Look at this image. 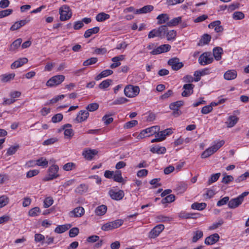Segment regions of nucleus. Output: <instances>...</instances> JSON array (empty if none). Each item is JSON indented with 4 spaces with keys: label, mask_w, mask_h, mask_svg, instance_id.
Here are the masks:
<instances>
[{
    "label": "nucleus",
    "mask_w": 249,
    "mask_h": 249,
    "mask_svg": "<svg viewBox=\"0 0 249 249\" xmlns=\"http://www.w3.org/2000/svg\"><path fill=\"white\" fill-rule=\"evenodd\" d=\"M22 39L19 38L15 40L10 45L9 51H14L17 49L21 45Z\"/></svg>",
    "instance_id": "4c0bfd02"
},
{
    "label": "nucleus",
    "mask_w": 249,
    "mask_h": 249,
    "mask_svg": "<svg viewBox=\"0 0 249 249\" xmlns=\"http://www.w3.org/2000/svg\"><path fill=\"white\" fill-rule=\"evenodd\" d=\"M176 36L177 32L174 30H172L168 32L167 31L166 34V36L168 40H173L175 39Z\"/></svg>",
    "instance_id": "8fccbe9b"
},
{
    "label": "nucleus",
    "mask_w": 249,
    "mask_h": 249,
    "mask_svg": "<svg viewBox=\"0 0 249 249\" xmlns=\"http://www.w3.org/2000/svg\"><path fill=\"white\" fill-rule=\"evenodd\" d=\"M53 203V200L52 197H47L44 200L43 206L45 208H49Z\"/></svg>",
    "instance_id": "4d7b16f0"
},
{
    "label": "nucleus",
    "mask_w": 249,
    "mask_h": 249,
    "mask_svg": "<svg viewBox=\"0 0 249 249\" xmlns=\"http://www.w3.org/2000/svg\"><path fill=\"white\" fill-rule=\"evenodd\" d=\"M184 105V102L183 101H178L173 103H172L169 105V107L172 110H177L182 106Z\"/></svg>",
    "instance_id": "a19ab883"
},
{
    "label": "nucleus",
    "mask_w": 249,
    "mask_h": 249,
    "mask_svg": "<svg viewBox=\"0 0 249 249\" xmlns=\"http://www.w3.org/2000/svg\"><path fill=\"white\" fill-rule=\"evenodd\" d=\"M45 236L40 233H36L35 235V241L36 243L41 242L42 244L44 243Z\"/></svg>",
    "instance_id": "bf43d9fd"
},
{
    "label": "nucleus",
    "mask_w": 249,
    "mask_h": 249,
    "mask_svg": "<svg viewBox=\"0 0 249 249\" xmlns=\"http://www.w3.org/2000/svg\"><path fill=\"white\" fill-rule=\"evenodd\" d=\"M97 61L98 59L97 57H91L84 61L83 65L84 66H88L95 64Z\"/></svg>",
    "instance_id": "864d4df0"
},
{
    "label": "nucleus",
    "mask_w": 249,
    "mask_h": 249,
    "mask_svg": "<svg viewBox=\"0 0 249 249\" xmlns=\"http://www.w3.org/2000/svg\"><path fill=\"white\" fill-rule=\"evenodd\" d=\"M225 143V141L223 140H217L213 142L210 146L212 149L215 152H216L221 147H222Z\"/></svg>",
    "instance_id": "2f4dec72"
},
{
    "label": "nucleus",
    "mask_w": 249,
    "mask_h": 249,
    "mask_svg": "<svg viewBox=\"0 0 249 249\" xmlns=\"http://www.w3.org/2000/svg\"><path fill=\"white\" fill-rule=\"evenodd\" d=\"M28 62V59L27 58L24 57L22 58H20L18 60L15 61L11 65V68L12 69H14L16 68H19L21 67L25 64H26Z\"/></svg>",
    "instance_id": "412c9836"
},
{
    "label": "nucleus",
    "mask_w": 249,
    "mask_h": 249,
    "mask_svg": "<svg viewBox=\"0 0 249 249\" xmlns=\"http://www.w3.org/2000/svg\"><path fill=\"white\" fill-rule=\"evenodd\" d=\"M18 94H10L7 97H4L3 98L2 104L9 105L15 101V98L18 97Z\"/></svg>",
    "instance_id": "cd10ccee"
},
{
    "label": "nucleus",
    "mask_w": 249,
    "mask_h": 249,
    "mask_svg": "<svg viewBox=\"0 0 249 249\" xmlns=\"http://www.w3.org/2000/svg\"><path fill=\"white\" fill-rule=\"evenodd\" d=\"M79 232V230L78 228H71L69 231V236L70 237H74L78 234Z\"/></svg>",
    "instance_id": "0e129e2a"
},
{
    "label": "nucleus",
    "mask_w": 249,
    "mask_h": 249,
    "mask_svg": "<svg viewBox=\"0 0 249 249\" xmlns=\"http://www.w3.org/2000/svg\"><path fill=\"white\" fill-rule=\"evenodd\" d=\"M195 86L192 84H186L184 85L183 89H184L181 93H192Z\"/></svg>",
    "instance_id": "79ce46f5"
},
{
    "label": "nucleus",
    "mask_w": 249,
    "mask_h": 249,
    "mask_svg": "<svg viewBox=\"0 0 249 249\" xmlns=\"http://www.w3.org/2000/svg\"><path fill=\"white\" fill-rule=\"evenodd\" d=\"M85 213V210L82 207H77L74 208L70 213V215L71 217H80L84 215Z\"/></svg>",
    "instance_id": "dca6fc26"
},
{
    "label": "nucleus",
    "mask_w": 249,
    "mask_h": 249,
    "mask_svg": "<svg viewBox=\"0 0 249 249\" xmlns=\"http://www.w3.org/2000/svg\"><path fill=\"white\" fill-rule=\"evenodd\" d=\"M244 18V14L241 11H236L232 14V18L235 20L242 19Z\"/></svg>",
    "instance_id": "603ef678"
},
{
    "label": "nucleus",
    "mask_w": 249,
    "mask_h": 249,
    "mask_svg": "<svg viewBox=\"0 0 249 249\" xmlns=\"http://www.w3.org/2000/svg\"><path fill=\"white\" fill-rule=\"evenodd\" d=\"M65 79L63 75H57L51 78L46 83L48 87L55 86L61 84Z\"/></svg>",
    "instance_id": "6e6552de"
},
{
    "label": "nucleus",
    "mask_w": 249,
    "mask_h": 249,
    "mask_svg": "<svg viewBox=\"0 0 249 249\" xmlns=\"http://www.w3.org/2000/svg\"><path fill=\"white\" fill-rule=\"evenodd\" d=\"M59 14L60 20L65 21L71 17L72 12L69 6L64 5L59 8Z\"/></svg>",
    "instance_id": "7ed1b4c3"
},
{
    "label": "nucleus",
    "mask_w": 249,
    "mask_h": 249,
    "mask_svg": "<svg viewBox=\"0 0 249 249\" xmlns=\"http://www.w3.org/2000/svg\"><path fill=\"white\" fill-rule=\"evenodd\" d=\"M224 177L222 178V182L225 184H228L231 181L233 180V177L231 175H224Z\"/></svg>",
    "instance_id": "338daca9"
},
{
    "label": "nucleus",
    "mask_w": 249,
    "mask_h": 249,
    "mask_svg": "<svg viewBox=\"0 0 249 249\" xmlns=\"http://www.w3.org/2000/svg\"><path fill=\"white\" fill-rule=\"evenodd\" d=\"M173 131L171 128H168L163 131H159L157 133V137H159L161 141L164 140L166 136L172 134Z\"/></svg>",
    "instance_id": "4be33fe9"
},
{
    "label": "nucleus",
    "mask_w": 249,
    "mask_h": 249,
    "mask_svg": "<svg viewBox=\"0 0 249 249\" xmlns=\"http://www.w3.org/2000/svg\"><path fill=\"white\" fill-rule=\"evenodd\" d=\"M238 121V118L235 115H231L228 117L226 124L228 127H232L237 123Z\"/></svg>",
    "instance_id": "393cba45"
},
{
    "label": "nucleus",
    "mask_w": 249,
    "mask_h": 249,
    "mask_svg": "<svg viewBox=\"0 0 249 249\" xmlns=\"http://www.w3.org/2000/svg\"><path fill=\"white\" fill-rule=\"evenodd\" d=\"M213 60L211 56V52H205L201 54L198 58V61L201 65H206L211 64Z\"/></svg>",
    "instance_id": "423d86ee"
},
{
    "label": "nucleus",
    "mask_w": 249,
    "mask_h": 249,
    "mask_svg": "<svg viewBox=\"0 0 249 249\" xmlns=\"http://www.w3.org/2000/svg\"><path fill=\"white\" fill-rule=\"evenodd\" d=\"M160 127L158 125L153 126L142 130L138 134L137 138L142 139L145 137H150L156 134L160 131Z\"/></svg>",
    "instance_id": "f03ea898"
},
{
    "label": "nucleus",
    "mask_w": 249,
    "mask_h": 249,
    "mask_svg": "<svg viewBox=\"0 0 249 249\" xmlns=\"http://www.w3.org/2000/svg\"><path fill=\"white\" fill-rule=\"evenodd\" d=\"M111 82L112 80L111 79L104 80L99 85V88L101 89L107 88L109 87Z\"/></svg>",
    "instance_id": "13d9d810"
},
{
    "label": "nucleus",
    "mask_w": 249,
    "mask_h": 249,
    "mask_svg": "<svg viewBox=\"0 0 249 249\" xmlns=\"http://www.w3.org/2000/svg\"><path fill=\"white\" fill-rule=\"evenodd\" d=\"M249 194V192L245 191L237 197L231 199L228 203V207L231 209H234L239 206L243 202L244 197Z\"/></svg>",
    "instance_id": "f257e3e1"
},
{
    "label": "nucleus",
    "mask_w": 249,
    "mask_h": 249,
    "mask_svg": "<svg viewBox=\"0 0 249 249\" xmlns=\"http://www.w3.org/2000/svg\"><path fill=\"white\" fill-rule=\"evenodd\" d=\"M211 39V36L207 34H205L201 37L197 45L198 46H203L208 44L210 42Z\"/></svg>",
    "instance_id": "7c9ffc66"
},
{
    "label": "nucleus",
    "mask_w": 249,
    "mask_h": 249,
    "mask_svg": "<svg viewBox=\"0 0 249 249\" xmlns=\"http://www.w3.org/2000/svg\"><path fill=\"white\" fill-rule=\"evenodd\" d=\"M58 139L56 137H52L48 139L43 142V145H49L54 143L57 142Z\"/></svg>",
    "instance_id": "e2e57ef3"
},
{
    "label": "nucleus",
    "mask_w": 249,
    "mask_h": 249,
    "mask_svg": "<svg viewBox=\"0 0 249 249\" xmlns=\"http://www.w3.org/2000/svg\"><path fill=\"white\" fill-rule=\"evenodd\" d=\"M97 154V150L86 148L83 151L82 155L86 160H91Z\"/></svg>",
    "instance_id": "f8f14e48"
},
{
    "label": "nucleus",
    "mask_w": 249,
    "mask_h": 249,
    "mask_svg": "<svg viewBox=\"0 0 249 249\" xmlns=\"http://www.w3.org/2000/svg\"><path fill=\"white\" fill-rule=\"evenodd\" d=\"M219 238L218 233H214L206 237L204 242L207 245H213L219 241Z\"/></svg>",
    "instance_id": "4468645a"
},
{
    "label": "nucleus",
    "mask_w": 249,
    "mask_h": 249,
    "mask_svg": "<svg viewBox=\"0 0 249 249\" xmlns=\"http://www.w3.org/2000/svg\"><path fill=\"white\" fill-rule=\"evenodd\" d=\"M58 171L59 167L57 165L54 164L51 165L48 169L46 180H50L58 178L59 176Z\"/></svg>",
    "instance_id": "39448f33"
},
{
    "label": "nucleus",
    "mask_w": 249,
    "mask_h": 249,
    "mask_svg": "<svg viewBox=\"0 0 249 249\" xmlns=\"http://www.w3.org/2000/svg\"><path fill=\"white\" fill-rule=\"evenodd\" d=\"M75 165L74 163L72 162H68L66 164H64L63 167V169L66 171H69L71 170L73 168H74Z\"/></svg>",
    "instance_id": "774afa93"
},
{
    "label": "nucleus",
    "mask_w": 249,
    "mask_h": 249,
    "mask_svg": "<svg viewBox=\"0 0 249 249\" xmlns=\"http://www.w3.org/2000/svg\"><path fill=\"white\" fill-rule=\"evenodd\" d=\"M71 125L67 124L63 126L62 129L64 130V134L65 137L67 139H70L71 138L74 133L73 130L71 128Z\"/></svg>",
    "instance_id": "f3484780"
},
{
    "label": "nucleus",
    "mask_w": 249,
    "mask_h": 249,
    "mask_svg": "<svg viewBox=\"0 0 249 249\" xmlns=\"http://www.w3.org/2000/svg\"><path fill=\"white\" fill-rule=\"evenodd\" d=\"M19 147L18 145H12L7 150L6 155L11 156L16 153Z\"/></svg>",
    "instance_id": "09e8293b"
},
{
    "label": "nucleus",
    "mask_w": 249,
    "mask_h": 249,
    "mask_svg": "<svg viewBox=\"0 0 249 249\" xmlns=\"http://www.w3.org/2000/svg\"><path fill=\"white\" fill-rule=\"evenodd\" d=\"M108 194L112 199L117 201L122 199L124 196V192L123 190L116 188L110 190Z\"/></svg>",
    "instance_id": "0eeeda50"
},
{
    "label": "nucleus",
    "mask_w": 249,
    "mask_h": 249,
    "mask_svg": "<svg viewBox=\"0 0 249 249\" xmlns=\"http://www.w3.org/2000/svg\"><path fill=\"white\" fill-rule=\"evenodd\" d=\"M203 232L201 230H196L193 232L192 241L194 243L196 242L200 238L202 237Z\"/></svg>",
    "instance_id": "58836bf2"
},
{
    "label": "nucleus",
    "mask_w": 249,
    "mask_h": 249,
    "mask_svg": "<svg viewBox=\"0 0 249 249\" xmlns=\"http://www.w3.org/2000/svg\"><path fill=\"white\" fill-rule=\"evenodd\" d=\"M168 64L171 66L174 71H178L183 67V64L179 62L178 58L175 57L170 59L168 61Z\"/></svg>",
    "instance_id": "9b49d317"
},
{
    "label": "nucleus",
    "mask_w": 249,
    "mask_h": 249,
    "mask_svg": "<svg viewBox=\"0 0 249 249\" xmlns=\"http://www.w3.org/2000/svg\"><path fill=\"white\" fill-rule=\"evenodd\" d=\"M150 151L154 154H163L166 151L165 147L160 146L159 144L153 145L151 146Z\"/></svg>",
    "instance_id": "2eb2a0df"
},
{
    "label": "nucleus",
    "mask_w": 249,
    "mask_h": 249,
    "mask_svg": "<svg viewBox=\"0 0 249 249\" xmlns=\"http://www.w3.org/2000/svg\"><path fill=\"white\" fill-rule=\"evenodd\" d=\"M167 25H163L160 26L158 28V33L159 35V37L163 38L166 36L167 32L168 31Z\"/></svg>",
    "instance_id": "f704fd0d"
},
{
    "label": "nucleus",
    "mask_w": 249,
    "mask_h": 249,
    "mask_svg": "<svg viewBox=\"0 0 249 249\" xmlns=\"http://www.w3.org/2000/svg\"><path fill=\"white\" fill-rule=\"evenodd\" d=\"M223 53V50L220 47H216L213 49V55L215 60H220L221 59V55Z\"/></svg>",
    "instance_id": "a878e982"
},
{
    "label": "nucleus",
    "mask_w": 249,
    "mask_h": 249,
    "mask_svg": "<svg viewBox=\"0 0 249 249\" xmlns=\"http://www.w3.org/2000/svg\"><path fill=\"white\" fill-rule=\"evenodd\" d=\"M154 9V6L151 5H145L142 8L137 9L135 13L136 14H144L150 12Z\"/></svg>",
    "instance_id": "bb28decb"
},
{
    "label": "nucleus",
    "mask_w": 249,
    "mask_h": 249,
    "mask_svg": "<svg viewBox=\"0 0 249 249\" xmlns=\"http://www.w3.org/2000/svg\"><path fill=\"white\" fill-rule=\"evenodd\" d=\"M89 116V113L87 110H81L77 115L75 119L78 123H81L87 120Z\"/></svg>",
    "instance_id": "6ab92c4d"
},
{
    "label": "nucleus",
    "mask_w": 249,
    "mask_h": 249,
    "mask_svg": "<svg viewBox=\"0 0 249 249\" xmlns=\"http://www.w3.org/2000/svg\"><path fill=\"white\" fill-rule=\"evenodd\" d=\"M113 178L114 181L120 183L122 182L124 180L120 171H116L114 172Z\"/></svg>",
    "instance_id": "a18cd8bd"
},
{
    "label": "nucleus",
    "mask_w": 249,
    "mask_h": 249,
    "mask_svg": "<svg viewBox=\"0 0 249 249\" xmlns=\"http://www.w3.org/2000/svg\"><path fill=\"white\" fill-rule=\"evenodd\" d=\"M237 75V71L234 70H228L224 74V78L227 80L234 79Z\"/></svg>",
    "instance_id": "5701e85b"
},
{
    "label": "nucleus",
    "mask_w": 249,
    "mask_h": 249,
    "mask_svg": "<svg viewBox=\"0 0 249 249\" xmlns=\"http://www.w3.org/2000/svg\"><path fill=\"white\" fill-rule=\"evenodd\" d=\"M100 28L98 27H95L86 30L84 34L85 38L89 37L92 35L97 34L99 32Z\"/></svg>",
    "instance_id": "c85d7f7f"
},
{
    "label": "nucleus",
    "mask_w": 249,
    "mask_h": 249,
    "mask_svg": "<svg viewBox=\"0 0 249 249\" xmlns=\"http://www.w3.org/2000/svg\"><path fill=\"white\" fill-rule=\"evenodd\" d=\"M164 226L163 224H159L155 226L149 232V237L155 238L158 236L160 233L164 230Z\"/></svg>",
    "instance_id": "ddd939ff"
},
{
    "label": "nucleus",
    "mask_w": 249,
    "mask_h": 249,
    "mask_svg": "<svg viewBox=\"0 0 249 249\" xmlns=\"http://www.w3.org/2000/svg\"><path fill=\"white\" fill-rule=\"evenodd\" d=\"M15 76V74L14 73L2 74L0 75V80L3 83L8 82L13 80Z\"/></svg>",
    "instance_id": "473e14b6"
},
{
    "label": "nucleus",
    "mask_w": 249,
    "mask_h": 249,
    "mask_svg": "<svg viewBox=\"0 0 249 249\" xmlns=\"http://www.w3.org/2000/svg\"><path fill=\"white\" fill-rule=\"evenodd\" d=\"M112 73L113 71L112 70H104L95 77V80H96V81L99 80L102 78L106 77L108 75L112 74Z\"/></svg>",
    "instance_id": "72a5a7b5"
},
{
    "label": "nucleus",
    "mask_w": 249,
    "mask_h": 249,
    "mask_svg": "<svg viewBox=\"0 0 249 249\" xmlns=\"http://www.w3.org/2000/svg\"><path fill=\"white\" fill-rule=\"evenodd\" d=\"M158 24H161L168 22L169 17L167 14H161L158 15L157 18Z\"/></svg>",
    "instance_id": "c756f323"
},
{
    "label": "nucleus",
    "mask_w": 249,
    "mask_h": 249,
    "mask_svg": "<svg viewBox=\"0 0 249 249\" xmlns=\"http://www.w3.org/2000/svg\"><path fill=\"white\" fill-rule=\"evenodd\" d=\"M28 166H38L42 168H46L48 165V161L44 157H41L35 160H30L27 162Z\"/></svg>",
    "instance_id": "9d476101"
},
{
    "label": "nucleus",
    "mask_w": 249,
    "mask_h": 249,
    "mask_svg": "<svg viewBox=\"0 0 249 249\" xmlns=\"http://www.w3.org/2000/svg\"><path fill=\"white\" fill-rule=\"evenodd\" d=\"M9 202V197L6 195L0 196V209L7 205Z\"/></svg>",
    "instance_id": "c03bdc74"
},
{
    "label": "nucleus",
    "mask_w": 249,
    "mask_h": 249,
    "mask_svg": "<svg viewBox=\"0 0 249 249\" xmlns=\"http://www.w3.org/2000/svg\"><path fill=\"white\" fill-rule=\"evenodd\" d=\"M71 227V225L70 224L58 225L55 228L54 231L57 233H62L70 229Z\"/></svg>",
    "instance_id": "b1692460"
},
{
    "label": "nucleus",
    "mask_w": 249,
    "mask_h": 249,
    "mask_svg": "<svg viewBox=\"0 0 249 249\" xmlns=\"http://www.w3.org/2000/svg\"><path fill=\"white\" fill-rule=\"evenodd\" d=\"M220 24L221 22L220 20H216L209 24L208 27L209 28H214L215 31L217 33L221 32L223 31V28L220 25Z\"/></svg>",
    "instance_id": "aec40b11"
},
{
    "label": "nucleus",
    "mask_w": 249,
    "mask_h": 249,
    "mask_svg": "<svg viewBox=\"0 0 249 249\" xmlns=\"http://www.w3.org/2000/svg\"><path fill=\"white\" fill-rule=\"evenodd\" d=\"M124 93H139L140 88L137 86L127 85L124 89Z\"/></svg>",
    "instance_id": "a211bd4d"
},
{
    "label": "nucleus",
    "mask_w": 249,
    "mask_h": 249,
    "mask_svg": "<svg viewBox=\"0 0 249 249\" xmlns=\"http://www.w3.org/2000/svg\"><path fill=\"white\" fill-rule=\"evenodd\" d=\"M225 99L223 98H220L217 101L212 102L210 105L205 106L201 109V112L203 114H207L212 111L213 107L218 105L221 104L225 102Z\"/></svg>",
    "instance_id": "1a4fd4ad"
},
{
    "label": "nucleus",
    "mask_w": 249,
    "mask_h": 249,
    "mask_svg": "<svg viewBox=\"0 0 249 249\" xmlns=\"http://www.w3.org/2000/svg\"><path fill=\"white\" fill-rule=\"evenodd\" d=\"M128 101V100L124 97H120L117 99V100H115L114 101H113L112 103H110V105H120L122 104H124L126 103Z\"/></svg>",
    "instance_id": "052dcab7"
},
{
    "label": "nucleus",
    "mask_w": 249,
    "mask_h": 249,
    "mask_svg": "<svg viewBox=\"0 0 249 249\" xmlns=\"http://www.w3.org/2000/svg\"><path fill=\"white\" fill-rule=\"evenodd\" d=\"M220 173H216L211 176V178L208 180V184L210 185L212 183L216 181L220 176Z\"/></svg>",
    "instance_id": "6e6d98bb"
},
{
    "label": "nucleus",
    "mask_w": 249,
    "mask_h": 249,
    "mask_svg": "<svg viewBox=\"0 0 249 249\" xmlns=\"http://www.w3.org/2000/svg\"><path fill=\"white\" fill-rule=\"evenodd\" d=\"M181 21V17H178L171 19L166 23V25L169 27H173L177 25Z\"/></svg>",
    "instance_id": "ea45409f"
},
{
    "label": "nucleus",
    "mask_w": 249,
    "mask_h": 249,
    "mask_svg": "<svg viewBox=\"0 0 249 249\" xmlns=\"http://www.w3.org/2000/svg\"><path fill=\"white\" fill-rule=\"evenodd\" d=\"M40 212V208L38 207H36L29 210L28 214L30 216L35 217L38 215Z\"/></svg>",
    "instance_id": "37998d69"
},
{
    "label": "nucleus",
    "mask_w": 249,
    "mask_h": 249,
    "mask_svg": "<svg viewBox=\"0 0 249 249\" xmlns=\"http://www.w3.org/2000/svg\"><path fill=\"white\" fill-rule=\"evenodd\" d=\"M249 177V172H246L244 174L240 175L238 178H237L235 181L236 183H239L245 180L248 177Z\"/></svg>",
    "instance_id": "5fc2aeb1"
},
{
    "label": "nucleus",
    "mask_w": 249,
    "mask_h": 249,
    "mask_svg": "<svg viewBox=\"0 0 249 249\" xmlns=\"http://www.w3.org/2000/svg\"><path fill=\"white\" fill-rule=\"evenodd\" d=\"M107 211V207L105 205H101L96 208L95 213L97 215L101 216L104 215Z\"/></svg>",
    "instance_id": "c9c22d12"
},
{
    "label": "nucleus",
    "mask_w": 249,
    "mask_h": 249,
    "mask_svg": "<svg viewBox=\"0 0 249 249\" xmlns=\"http://www.w3.org/2000/svg\"><path fill=\"white\" fill-rule=\"evenodd\" d=\"M175 200V196L174 195H169L163 198L161 200L162 204H166L173 202Z\"/></svg>",
    "instance_id": "3c124183"
},
{
    "label": "nucleus",
    "mask_w": 249,
    "mask_h": 249,
    "mask_svg": "<svg viewBox=\"0 0 249 249\" xmlns=\"http://www.w3.org/2000/svg\"><path fill=\"white\" fill-rule=\"evenodd\" d=\"M63 115L61 113H58L52 118V121L54 123L60 122L63 119Z\"/></svg>",
    "instance_id": "69168bd1"
},
{
    "label": "nucleus",
    "mask_w": 249,
    "mask_h": 249,
    "mask_svg": "<svg viewBox=\"0 0 249 249\" xmlns=\"http://www.w3.org/2000/svg\"><path fill=\"white\" fill-rule=\"evenodd\" d=\"M110 16L108 14L105 13H100L98 14L96 17V19L98 21H103L109 18Z\"/></svg>",
    "instance_id": "49530a36"
},
{
    "label": "nucleus",
    "mask_w": 249,
    "mask_h": 249,
    "mask_svg": "<svg viewBox=\"0 0 249 249\" xmlns=\"http://www.w3.org/2000/svg\"><path fill=\"white\" fill-rule=\"evenodd\" d=\"M124 221L122 219H117L116 220L107 222L104 224L101 227V229L104 231H108L117 228L123 225Z\"/></svg>",
    "instance_id": "20e7f679"
},
{
    "label": "nucleus",
    "mask_w": 249,
    "mask_h": 249,
    "mask_svg": "<svg viewBox=\"0 0 249 249\" xmlns=\"http://www.w3.org/2000/svg\"><path fill=\"white\" fill-rule=\"evenodd\" d=\"M215 152L212 149L211 147L206 149L201 154V157L203 159L208 158L211 155L214 153Z\"/></svg>",
    "instance_id": "de8ad7c7"
},
{
    "label": "nucleus",
    "mask_w": 249,
    "mask_h": 249,
    "mask_svg": "<svg viewBox=\"0 0 249 249\" xmlns=\"http://www.w3.org/2000/svg\"><path fill=\"white\" fill-rule=\"evenodd\" d=\"M100 239V237L98 235H93L88 237L87 238L86 241L89 243H93L97 242Z\"/></svg>",
    "instance_id": "680f3d73"
},
{
    "label": "nucleus",
    "mask_w": 249,
    "mask_h": 249,
    "mask_svg": "<svg viewBox=\"0 0 249 249\" xmlns=\"http://www.w3.org/2000/svg\"><path fill=\"white\" fill-rule=\"evenodd\" d=\"M207 204L205 203L195 202L191 205V208L193 210L202 211L206 208Z\"/></svg>",
    "instance_id": "e433bc0d"
}]
</instances>
